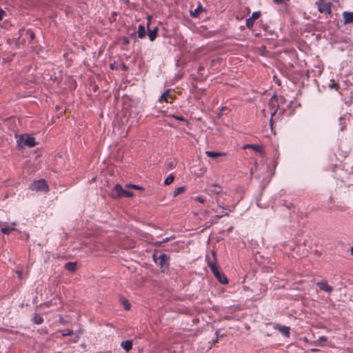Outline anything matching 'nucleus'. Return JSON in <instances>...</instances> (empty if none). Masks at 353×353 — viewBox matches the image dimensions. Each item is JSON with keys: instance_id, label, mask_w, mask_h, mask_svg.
<instances>
[{"instance_id": "3", "label": "nucleus", "mask_w": 353, "mask_h": 353, "mask_svg": "<svg viewBox=\"0 0 353 353\" xmlns=\"http://www.w3.org/2000/svg\"><path fill=\"white\" fill-rule=\"evenodd\" d=\"M30 189L32 190L42 191L44 192H47L49 190L48 185L44 179L34 181L30 185Z\"/></svg>"}, {"instance_id": "13", "label": "nucleus", "mask_w": 353, "mask_h": 353, "mask_svg": "<svg viewBox=\"0 0 353 353\" xmlns=\"http://www.w3.org/2000/svg\"><path fill=\"white\" fill-rule=\"evenodd\" d=\"M121 346L127 352H130L132 348V341L127 340L125 341H123L121 344Z\"/></svg>"}, {"instance_id": "29", "label": "nucleus", "mask_w": 353, "mask_h": 353, "mask_svg": "<svg viewBox=\"0 0 353 353\" xmlns=\"http://www.w3.org/2000/svg\"><path fill=\"white\" fill-rule=\"evenodd\" d=\"M133 196H134L133 192L127 191V190H124L123 196L130 198V197H132Z\"/></svg>"}, {"instance_id": "20", "label": "nucleus", "mask_w": 353, "mask_h": 353, "mask_svg": "<svg viewBox=\"0 0 353 353\" xmlns=\"http://www.w3.org/2000/svg\"><path fill=\"white\" fill-rule=\"evenodd\" d=\"M145 35V29L144 26L139 25L138 28V37L143 39Z\"/></svg>"}, {"instance_id": "32", "label": "nucleus", "mask_w": 353, "mask_h": 353, "mask_svg": "<svg viewBox=\"0 0 353 353\" xmlns=\"http://www.w3.org/2000/svg\"><path fill=\"white\" fill-rule=\"evenodd\" d=\"M296 284H299V285H310V284L308 283V282H307L306 281L303 280V281H296Z\"/></svg>"}, {"instance_id": "5", "label": "nucleus", "mask_w": 353, "mask_h": 353, "mask_svg": "<svg viewBox=\"0 0 353 353\" xmlns=\"http://www.w3.org/2000/svg\"><path fill=\"white\" fill-rule=\"evenodd\" d=\"M318 4V10L321 13L325 14H330L331 13V6L330 3L326 2L324 1H320L317 3Z\"/></svg>"}, {"instance_id": "34", "label": "nucleus", "mask_w": 353, "mask_h": 353, "mask_svg": "<svg viewBox=\"0 0 353 353\" xmlns=\"http://www.w3.org/2000/svg\"><path fill=\"white\" fill-rule=\"evenodd\" d=\"M330 88H337L338 84L335 82H333L332 84L330 85Z\"/></svg>"}, {"instance_id": "23", "label": "nucleus", "mask_w": 353, "mask_h": 353, "mask_svg": "<svg viewBox=\"0 0 353 353\" xmlns=\"http://www.w3.org/2000/svg\"><path fill=\"white\" fill-rule=\"evenodd\" d=\"M174 180V176L172 174H170V175H168V176L165 179L164 181V184L165 185H168L170 184H171L173 181Z\"/></svg>"}, {"instance_id": "41", "label": "nucleus", "mask_w": 353, "mask_h": 353, "mask_svg": "<svg viewBox=\"0 0 353 353\" xmlns=\"http://www.w3.org/2000/svg\"><path fill=\"white\" fill-rule=\"evenodd\" d=\"M311 351L312 352H316V351H319V350L316 349V348H312V349H311Z\"/></svg>"}, {"instance_id": "52", "label": "nucleus", "mask_w": 353, "mask_h": 353, "mask_svg": "<svg viewBox=\"0 0 353 353\" xmlns=\"http://www.w3.org/2000/svg\"><path fill=\"white\" fill-rule=\"evenodd\" d=\"M250 288H244V290H249Z\"/></svg>"}, {"instance_id": "25", "label": "nucleus", "mask_w": 353, "mask_h": 353, "mask_svg": "<svg viewBox=\"0 0 353 353\" xmlns=\"http://www.w3.org/2000/svg\"><path fill=\"white\" fill-rule=\"evenodd\" d=\"M211 191L212 192H214V194H218L221 191V187H219L218 185H213V190H212Z\"/></svg>"}, {"instance_id": "38", "label": "nucleus", "mask_w": 353, "mask_h": 353, "mask_svg": "<svg viewBox=\"0 0 353 353\" xmlns=\"http://www.w3.org/2000/svg\"><path fill=\"white\" fill-rule=\"evenodd\" d=\"M289 0H274L275 3H284L285 1H288Z\"/></svg>"}, {"instance_id": "48", "label": "nucleus", "mask_w": 353, "mask_h": 353, "mask_svg": "<svg viewBox=\"0 0 353 353\" xmlns=\"http://www.w3.org/2000/svg\"><path fill=\"white\" fill-rule=\"evenodd\" d=\"M125 43H128V40L125 39Z\"/></svg>"}, {"instance_id": "2", "label": "nucleus", "mask_w": 353, "mask_h": 353, "mask_svg": "<svg viewBox=\"0 0 353 353\" xmlns=\"http://www.w3.org/2000/svg\"><path fill=\"white\" fill-rule=\"evenodd\" d=\"M153 257L154 262L159 266L161 272L168 271L170 256L168 254L162 253L158 258H156V255L154 254Z\"/></svg>"}, {"instance_id": "17", "label": "nucleus", "mask_w": 353, "mask_h": 353, "mask_svg": "<svg viewBox=\"0 0 353 353\" xmlns=\"http://www.w3.org/2000/svg\"><path fill=\"white\" fill-rule=\"evenodd\" d=\"M327 341V338L325 336H320L316 341H314L313 343L316 345L324 346V343Z\"/></svg>"}, {"instance_id": "49", "label": "nucleus", "mask_w": 353, "mask_h": 353, "mask_svg": "<svg viewBox=\"0 0 353 353\" xmlns=\"http://www.w3.org/2000/svg\"><path fill=\"white\" fill-rule=\"evenodd\" d=\"M80 334H81V331L78 332V333L77 334L80 335Z\"/></svg>"}, {"instance_id": "6", "label": "nucleus", "mask_w": 353, "mask_h": 353, "mask_svg": "<svg viewBox=\"0 0 353 353\" xmlns=\"http://www.w3.org/2000/svg\"><path fill=\"white\" fill-rule=\"evenodd\" d=\"M23 141V145L28 146L29 148H32L37 145L35 141V139L30 136H27L26 139H23V137H21L19 139H18L17 142L19 145H21V142Z\"/></svg>"}, {"instance_id": "50", "label": "nucleus", "mask_w": 353, "mask_h": 353, "mask_svg": "<svg viewBox=\"0 0 353 353\" xmlns=\"http://www.w3.org/2000/svg\"><path fill=\"white\" fill-rule=\"evenodd\" d=\"M304 340H305V341H307V338H305V337L304 338Z\"/></svg>"}, {"instance_id": "46", "label": "nucleus", "mask_w": 353, "mask_h": 353, "mask_svg": "<svg viewBox=\"0 0 353 353\" xmlns=\"http://www.w3.org/2000/svg\"><path fill=\"white\" fill-rule=\"evenodd\" d=\"M245 328H246L247 330H249V329H250V327H249L248 325H246V326H245Z\"/></svg>"}, {"instance_id": "36", "label": "nucleus", "mask_w": 353, "mask_h": 353, "mask_svg": "<svg viewBox=\"0 0 353 353\" xmlns=\"http://www.w3.org/2000/svg\"><path fill=\"white\" fill-rule=\"evenodd\" d=\"M79 334H76V336H75L74 339L72 340V341L74 343H76V342H77L79 341Z\"/></svg>"}, {"instance_id": "1", "label": "nucleus", "mask_w": 353, "mask_h": 353, "mask_svg": "<svg viewBox=\"0 0 353 353\" xmlns=\"http://www.w3.org/2000/svg\"><path fill=\"white\" fill-rule=\"evenodd\" d=\"M206 260L211 272L219 283L223 285L228 284V279L227 276L219 270V268L216 264L214 252H212V256H208Z\"/></svg>"}, {"instance_id": "8", "label": "nucleus", "mask_w": 353, "mask_h": 353, "mask_svg": "<svg viewBox=\"0 0 353 353\" xmlns=\"http://www.w3.org/2000/svg\"><path fill=\"white\" fill-rule=\"evenodd\" d=\"M261 16V12H254L252 16L246 20V26L250 29L252 28L254 21L258 19Z\"/></svg>"}, {"instance_id": "30", "label": "nucleus", "mask_w": 353, "mask_h": 353, "mask_svg": "<svg viewBox=\"0 0 353 353\" xmlns=\"http://www.w3.org/2000/svg\"><path fill=\"white\" fill-rule=\"evenodd\" d=\"M73 334V331L71 330H67L66 331H64L63 333H62V336L63 337H65V336H71Z\"/></svg>"}, {"instance_id": "10", "label": "nucleus", "mask_w": 353, "mask_h": 353, "mask_svg": "<svg viewBox=\"0 0 353 353\" xmlns=\"http://www.w3.org/2000/svg\"><path fill=\"white\" fill-rule=\"evenodd\" d=\"M15 223H12L11 225H6L5 227L1 228V232L5 234H9L11 232L15 230Z\"/></svg>"}, {"instance_id": "11", "label": "nucleus", "mask_w": 353, "mask_h": 353, "mask_svg": "<svg viewBox=\"0 0 353 353\" xmlns=\"http://www.w3.org/2000/svg\"><path fill=\"white\" fill-rule=\"evenodd\" d=\"M343 17L344 19L345 23H353V12H344L343 13Z\"/></svg>"}, {"instance_id": "43", "label": "nucleus", "mask_w": 353, "mask_h": 353, "mask_svg": "<svg viewBox=\"0 0 353 353\" xmlns=\"http://www.w3.org/2000/svg\"><path fill=\"white\" fill-rule=\"evenodd\" d=\"M169 167H170V168H174V165H173L172 163H170V164L169 165Z\"/></svg>"}, {"instance_id": "18", "label": "nucleus", "mask_w": 353, "mask_h": 353, "mask_svg": "<svg viewBox=\"0 0 353 353\" xmlns=\"http://www.w3.org/2000/svg\"><path fill=\"white\" fill-rule=\"evenodd\" d=\"M120 303L124 307L125 310H129L130 309L131 305L125 297H120Z\"/></svg>"}, {"instance_id": "21", "label": "nucleus", "mask_w": 353, "mask_h": 353, "mask_svg": "<svg viewBox=\"0 0 353 353\" xmlns=\"http://www.w3.org/2000/svg\"><path fill=\"white\" fill-rule=\"evenodd\" d=\"M246 148H251L256 152H261V147L259 145H251V144L244 145V149H246Z\"/></svg>"}, {"instance_id": "27", "label": "nucleus", "mask_w": 353, "mask_h": 353, "mask_svg": "<svg viewBox=\"0 0 353 353\" xmlns=\"http://www.w3.org/2000/svg\"><path fill=\"white\" fill-rule=\"evenodd\" d=\"M316 285L317 287H329L327 283L324 281H320L316 282Z\"/></svg>"}, {"instance_id": "42", "label": "nucleus", "mask_w": 353, "mask_h": 353, "mask_svg": "<svg viewBox=\"0 0 353 353\" xmlns=\"http://www.w3.org/2000/svg\"><path fill=\"white\" fill-rule=\"evenodd\" d=\"M217 342H218V338H216V339H214L213 344H215Z\"/></svg>"}, {"instance_id": "12", "label": "nucleus", "mask_w": 353, "mask_h": 353, "mask_svg": "<svg viewBox=\"0 0 353 353\" xmlns=\"http://www.w3.org/2000/svg\"><path fill=\"white\" fill-rule=\"evenodd\" d=\"M158 28H154L153 30H150L148 28V34L151 41L155 40L157 37Z\"/></svg>"}, {"instance_id": "4", "label": "nucleus", "mask_w": 353, "mask_h": 353, "mask_svg": "<svg viewBox=\"0 0 353 353\" xmlns=\"http://www.w3.org/2000/svg\"><path fill=\"white\" fill-rule=\"evenodd\" d=\"M171 89L165 90L161 94V96L159 99V103L166 102L172 103L173 101L176 98V95L174 94H171Z\"/></svg>"}, {"instance_id": "22", "label": "nucleus", "mask_w": 353, "mask_h": 353, "mask_svg": "<svg viewBox=\"0 0 353 353\" xmlns=\"http://www.w3.org/2000/svg\"><path fill=\"white\" fill-rule=\"evenodd\" d=\"M185 190V187H179V188H176L174 191L173 192V196L174 197H176L178 195L183 193Z\"/></svg>"}, {"instance_id": "7", "label": "nucleus", "mask_w": 353, "mask_h": 353, "mask_svg": "<svg viewBox=\"0 0 353 353\" xmlns=\"http://www.w3.org/2000/svg\"><path fill=\"white\" fill-rule=\"evenodd\" d=\"M124 190L121 185L116 184L112 192V197L114 199L123 197Z\"/></svg>"}, {"instance_id": "47", "label": "nucleus", "mask_w": 353, "mask_h": 353, "mask_svg": "<svg viewBox=\"0 0 353 353\" xmlns=\"http://www.w3.org/2000/svg\"><path fill=\"white\" fill-rule=\"evenodd\" d=\"M31 37L34 38V34L33 33L31 34Z\"/></svg>"}, {"instance_id": "16", "label": "nucleus", "mask_w": 353, "mask_h": 353, "mask_svg": "<svg viewBox=\"0 0 353 353\" xmlns=\"http://www.w3.org/2000/svg\"><path fill=\"white\" fill-rule=\"evenodd\" d=\"M43 321L44 320H43V317L40 314H34V316L32 319V321L34 322V323H35L37 325H40V324L43 323Z\"/></svg>"}, {"instance_id": "33", "label": "nucleus", "mask_w": 353, "mask_h": 353, "mask_svg": "<svg viewBox=\"0 0 353 353\" xmlns=\"http://www.w3.org/2000/svg\"><path fill=\"white\" fill-rule=\"evenodd\" d=\"M168 240H169V239L166 238V239H164L162 241L157 242L155 244L157 245H161L162 243L168 241Z\"/></svg>"}, {"instance_id": "37", "label": "nucleus", "mask_w": 353, "mask_h": 353, "mask_svg": "<svg viewBox=\"0 0 353 353\" xmlns=\"http://www.w3.org/2000/svg\"><path fill=\"white\" fill-rule=\"evenodd\" d=\"M321 290H323L325 292H330L332 291L333 288H320Z\"/></svg>"}, {"instance_id": "19", "label": "nucleus", "mask_w": 353, "mask_h": 353, "mask_svg": "<svg viewBox=\"0 0 353 353\" xmlns=\"http://www.w3.org/2000/svg\"><path fill=\"white\" fill-rule=\"evenodd\" d=\"M203 7L201 3L199 4L197 8L191 12V15L194 17H197L200 14V13L203 11Z\"/></svg>"}, {"instance_id": "14", "label": "nucleus", "mask_w": 353, "mask_h": 353, "mask_svg": "<svg viewBox=\"0 0 353 353\" xmlns=\"http://www.w3.org/2000/svg\"><path fill=\"white\" fill-rule=\"evenodd\" d=\"M65 269L70 272H74L77 269V263L68 262L65 265Z\"/></svg>"}, {"instance_id": "9", "label": "nucleus", "mask_w": 353, "mask_h": 353, "mask_svg": "<svg viewBox=\"0 0 353 353\" xmlns=\"http://www.w3.org/2000/svg\"><path fill=\"white\" fill-rule=\"evenodd\" d=\"M277 327V329L281 332V333L286 336V337H289L290 336V327H288V326H285V325H276Z\"/></svg>"}, {"instance_id": "28", "label": "nucleus", "mask_w": 353, "mask_h": 353, "mask_svg": "<svg viewBox=\"0 0 353 353\" xmlns=\"http://www.w3.org/2000/svg\"><path fill=\"white\" fill-rule=\"evenodd\" d=\"M172 117H173L176 120L185 121L187 123H188V121H186L185 119L182 116L172 115Z\"/></svg>"}, {"instance_id": "31", "label": "nucleus", "mask_w": 353, "mask_h": 353, "mask_svg": "<svg viewBox=\"0 0 353 353\" xmlns=\"http://www.w3.org/2000/svg\"><path fill=\"white\" fill-rule=\"evenodd\" d=\"M6 15V12L3 9L0 8V21L3 20L4 16Z\"/></svg>"}, {"instance_id": "15", "label": "nucleus", "mask_w": 353, "mask_h": 353, "mask_svg": "<svg viewBox=\"0 0 353 353\" xmlns=\"http://www.w3.org/2000/svg\"><path fill=\"white\" fill-rule=\"evenodd\" d=\"M205 154L208 157H210L212 159H215L216 157L224 155V153L217 152H214V151H206Z\"/></svg>"}, {"instance_id": "24", "label": "nucleus", "mask_w": 353, "mask_h": 353, "mask_svg": "<svg viewBox=\"0 0 353 353\" xmlns=\"http://www.w3.org/2000/svg\"><path fill=\"white\" fill-rule=\"evenodd\" d=\"M126 187L134 190H143L142 187L134 184H127Z\"/></svg>"}, {"instance_id": "51", "label": "nucleus", "mask_w": 353, "mask_h": 353, "mask_svg": "<svg viewBox=\"0 0 353 353\" xmlns=\"http://www.w3.org/2000/svg\"><path fill=\"white\" fill-rule=\"evenodd\" d=\"M279 287H284V284H282L281 285H280Z\"/></svg>"}, {"instance_id": "45", "label": "nucleus", "mask_w": 353, "mask_h": 353, "mask_svg": "<svg viewBox=\"0 0 353 353\" xmlns=\"http://www.w3.org/2000/svg\"><path fill=\"white\" fill-rule=\"evenodd\" d=\"M276 112V110H274L273 112L271 113L272 116H273Z\"/></svg>"}, {"instance_id": "26", "label": "nucleus", "mask_w": 353, "mask_h": 353, "mask_svg": "<svg viewBox=\"0 0 353 353\" xmlns=\"http://www.w3.org/2000/svg\"><path fill=\"white\" fill-rule=\"evenodd\" d=\"M193 199L196 201H198L199 203H205V199L201 196H197L193 198Z\"/></svg>"}, {"instance_id": "39", "label": "nucleus", "mask_w": 353, "mask_h": 353, "mask_svg": "<svg viewBox=\"0 0 353 353\" xmlns=\"http://www.w3.org/2000/svg\"><path fill=\"white\" fill-rule=\"evenodd\" d=\"M22 273H23L22 271H17V274H18L19 277L21 276Z\"/></svg>"}, {"instance_id": "44", "label": "nucleus", "mask_w": 353, "mask_h": 353, "mask_svg": "<svg viewBox=\"0 0 353 353\" xmlns=\"http://www.w3.org/2000/svg\"><path fill=\"white\" fill-rule=\"evenodd\" d=\"M351 254L353 255V246L351 248Z\"/></svg>"}, {"instance_id": "35", "label": "nucleus", "mask_w": 353, "mask_h": 353, "mask_svg": "<svg viewBox=\"0 0 353 353\" xmlns=\"http://www.w3.org/2000/svg\"><path fill=\"white\" fill-rule=\"evenodd\" d=\"M275 103H276V99L274 98V97H273L271 99H270V103L273 105H274Z\"/></svg>"}, {"instance_id": "40", "label": "nucleus", "mask_w": 353, "mask_h": 353, "mask_svg": "<svg viewBox=\"0 0 353 353\" xmlns=\"http://www.w3.org/2000/svg\"><path fill=\"white\" fill-rule=\"evenodd\" d=\"M301 298V295H296V300H299Z\"/></svg>"}]
</instances>
